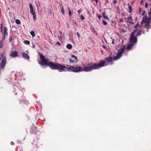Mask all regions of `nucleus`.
Instances as JSON below:
<instances>
[{
    "label": "nucleus",
    "mask_w": 151,
    "mask_h": 151,
    "mask_svg": "<svg viewBox=\"0 0 151 151\" xmlns=\"http://www.w3.org/2000/svg\"><path fill=\"white\" fill-rule=\"evenodd\" d=\"M4 56V53H1L0 54V60H1L2 59V58H3Z\"/></svg>",
    "instance_id": "nucleus-23"
},
{
    "label": "nucleus",
    "mask_w": 151,
    "mask_h": 151,
    "mask_svg": "<svg viewBox=\"0 0 151 151\" xmlns=\"http://www.w3.org/2000/svg\"><path fill=\"white\" fill-rule=\"evenodd\" d=\"M33 16V20H34V21H35L36 19V15H35V14H34V15H32Z\"/></svg>",
    "instance_id": "nucleus-29"
},
{
    "label": "nucleus",
    "mask_w": 151,
    "mask_h": 151,
    "mask_svg": "<svg viewBox=\"0 0 151 151\" xmlns=\"http://www.w3.org/2000/svg\"><path fill=\"white\" fill-rule=\"evenodd\" d=\"M102 22L104 25H106L107 24V23L104 20H103Z\"/></svg>",
    "instance_id": "nucleus-30"
},
{
    "label": "nucleus",
    "mask_w": 151,
    "mask_h": 151,
    "mask_svg": "<svg viewBox=\"0 0 151 151\" xmlns=\"http://www.w3.org/2000/svg\"><path fill=\"white\" fill-rule=\"evenodd\" d=\"M95 0H91V1L92 2H93V1H95Z\"/></svg>",
    "instance_id": "nucleus-53"
},
{
    "label": "nucleus",
    "mask_w": 151,
    "mask_h": 151,
    "mask_svg": "<svg viewBox=\"0 0 151 151\" xmlns=\"http://www.w3.org/2000/svg\"><path fill=\"white\" fill-rule=\"evenodd\" d=\"M128 5H129L128 9H129L128 11L130 13L132 11V6H131L129 4H128Z\"/></svg>",
    "instance_id": "nucleus-17"
},
{
    "label": "nucleus",
    "mask_w": 151,
    "mask_h": 151,
    "mask_svg": "<svg viewBox=\"0 0 151 151\" xmlns=\"http://www.w3.org/2000/svg\"><path fill=\"white\" fill-rule=\"evenodd\" d=\"M141 30H139L138 32H137V34L136 35V36H139L141 35Z\"/></svg>",
    "instance_id": "nucleus-21"
},
{
    "label": "nucleus",
    "mask_w": 151,
    "mask_h": 151,
    "mask_svg": "<svg viewBox=\"0 0 151 151\" xmlns=\"http://www.w3.org/2000/svg\"><path fill=\"white\" fill-rule=\"evenodd\" d=\"M58 37L59 39V40H61V38H62V37H60V36H58Z\"/></svg>",
    "instance_id": "nucleus-45"
},
{
    "label": "nucleus",
    "mask_w": 151,
    "mask_h": 151,
    "mask_svg": "<svg viewBox=\"0 0 151 151\" xmlns=\"http://www.w3.org/2000/svg\"><path fill=\"white\" fill-rule=\"evenodd\" d=\"M134 45V44L131 43L127 46L126 49L128 50H130Z\"/></svg>",
    "instance_id": "nucleus-11"
},
{
    "label": "nucleus",
    "mask_w": 151,
    "mask_h": 151,
    "mask_svg": "<svg viewBox=\"0 0 151 151\" xmlns=\"http://www.w3.org/2000/svg\"><path fill=\"white\" fill-rule=\"evenodd\" d=\"M77 35L78 37L79 38L80 37V35L79 34V33L78 32H77Z\"/></svg>",
    "instance_id": "nucleus-38"
},
{
    "label": "nucleus",
    "mask_w": 151,
    "mask_h": 151,
    "mask_svg": "<svg viewBox=\"0 0 151 151\" xmlns=\"http://www.w3.org/2000/svg\"><path fill=\"white\" fill-rule=\"evenodd\" d=\"M139 25V23H137L134 26V27L135 28H136Z\"/></svg>",
    "instance_id": "nucleus-34"
},
{
    "label": "nucleus",
    "mask_w": 151,
    "mask_h": 151,
    "mask_svg": "<svg viewBox=\"0 0 151 151\" xmlns=\"http://www.w3.org/2000/svg\"><path fill=\"white\" fill-rule=\"evenodd\" d=\"M148 14H149L150 16L148 17V19L149 21H150L151 20V11L148 13Z\"/></svg>",
    "instance_id": "nucleus-20"
},
{
    "label": "nucleus",
    "mask_w": 151,
    "mask_h": 151,
    "mask_svg": "<svg viewBox=\"0 0 151 151\" xmlns=\"http://www.w3.org/2000/svg\"><path fill=\"white\" fill-rule=\"evenodd\" d=\"M142 9L141 8H140L139 9V11L140 12H141V10Z\"/></svg>",
    "instance_id": "nucleus-49"
},
{
    "label": "nucleus",
    "mask_w": 151,
    "mask_h": 151,
    "mask_svg": "<svg viewBox=\"0 0 151 151\" xmlns=\"http://www.w3.org/2000/svg\"><path fill=\"white\" fill-rule=\"evenodd\" d=\"M6 57L4 58L1 61V63H0V68L1 69H3L6 65Z\"/></svg>",
    "instance_id": "nucleus-5"
},
{
    "label": "nucleus",
    "mask_w": 151,
    "mask_h": 151,
    "mask_svg": "<svg viewBox=\"0 0 151 151\" xmlns=\"http://www.w3.org/2000/svg\"><path fill=\"white\" fill-rule=\"evenodd\" d=\"M98 18L99 19H100L102 17L101 16H99V15H98Z\"/></svg>",
    "instance_id": "nucleus-39"
},
{
    "label": "nucleus",
    "mask_w": 151,
    "mask_h": 151,
    "mask_svg": "<svg viewBox=\"0 0 151 151\" xmlns=\"http://www.w3.org/2000/svg\"><path fill=\"white\" fill-rule=\"evenodd\" d=\"M106 60L107 62H111L112 60V58L111 57H109V58H106Z\"/></svg>",
    "instance_id": "nucleus-14"
},
{
    "label": "nucleus",
    "mask_w": 151,
    "mask_h": 151,
    "mask_svg": "<svg viewBox=\"0 0 151 151\" xmlns=\"http://www.w3.org/2000/svg\"><path fill=\"white\" fill-rule=\"evenodd\" d=\"M102 47H103L104 48V49H106V46H105V45H103V46H102Z\"/></svg>",
    "instance_id": "nucleus-46"
},
{
    "label": "nucleus",
    "mask_w": 151,
    "mask_h": 151,
    "mask_svg": "<svg viewBox=\"0 0 151 151\" xmlns=\"http://www.w3.org/2000/svg\"><path fill=\"white\" fill-rule=\"evenodd\" d=\"M24 43L27 45H29L30 44V42L28 40H25L24 42Z\"/></svg>",
    "instance_id": "nucleus-19"
},
{
    "label": "nucleus",
    "mask_w": 151,
    "mask_h": 151,
    "mask_svg": "<svg viewBox=\"0 0 151 151\" xmlns=\"http://www.w3.org/2000/svg\"><path fill=\"white\" fill-rule=\"evenodd\" d=\"M103 17L105 19H107L108 20H109L108 17L106 16H104Z\"/></svg>",
    "instance_id": "nucleus-33"
},
{
    "label": "nucleus",
    "mask_w": 151,
    "mask_h": 151,
    "mask_svg": "<svg viewBox=\"0 0 151 151\" xmlns=\"http://www.w3.org/2000/svg\"><path fill=\"white\" fill-rule=\"evenodd\" d=\"M3 42L1 41H0V49L3 46Z\"/></svg>",
    "instance_id": "nucleus-25"
},
{
    "label": "nucleus",
    "mask_w": 151,
    "mask_h": 151,
    "mask_svg": "<svg viewBox=\"0 0 151 151\" xmlns=\"http://www.w3.org/2000/svg\"><path fill=\"white\" fill-rule=\"evenodd\" d=\"M117 1H116V0H114V3H117Z\"/></svg>",
    "instance_id": "nucleus-44"
},
{
    "label": "nucleus",
    "mask_w": 151,
    "mask_h": 151,
    "mask_svg": "<svg viewBox=\"0 0 151 151\" xmlns=\"http://www.w3.org/2000/svg\"><path fill=\"white\" fill-rule=\"evenodd\" d=\"M41 62H39V63L41 65H45L48 66V62L45 58L44 56L41 54H40Z\"/></svg>",
    "instance_id": "nucleus-4"
},
{
    "label": "nucleus",
    "mask_w": 151,
    "mask_h": 151,
    "mask_svg": "<svg viewBox=\"0 0 151 151\" xmlns=\"http://www.w3.org/2000/svg\"><path fill=\"white\" fill-rule=\"evenodd\" d=\"M125 20H127V22H129L130 24H133L134 22L132 21V18L131 16H129L127 18H124Z\"/></svg>",
    "instance_id": "nucleus-8"
},
{
    "label": "nucleus",
    "mask_w": 151,
    "mask_h": 151,
    "mask_svg": "<svg viewBox=\"0 0 151 151\" xmlns=\"http://www.w3.org/2000/svg\"><path fill=\"white\" fill-rule=\"evenodd\" d=\"M56 44L59 45H60L61 44L59 42H56Z\"/></svg>",
    "instance_id": "nucleus-37"
},
{
    "label": "nucleus",
    "mask_w": 151,
    "mask_h": 151,
    "mask_svg": "<svg viewBox=\"0 0 151 151\" xmlns=\"http://www.w3.org/2000/svg\"><path fill=\"white\" fill-rule=\"evenodd\" d=\"M22 56L24 58L29 59L30 58V57L28 55L27 53L24 52H22Z\"/></svg>",
    "instance_id": "nucleus-9"
},
{
    "label": "nucleus",
    "mask_w": 151,
    "mask_h": 151,
    "mask_svg": "<svg viewBox=\"0 0 151 151\" xmlns=\"http://www.w3.org/2000/svg\"><path fill=\"white\" fill-rule=\"evenodd\" d=\"M66 47L69 49H70L72 48V46L70 44H69L67 45Z\"/></svg>",
    "instance_id": "nucleus-15"
},
{
    "label": "nucleus",
    "mask_w": 151,
    "mask_h": 151,
    "mask_svg": "<svg viewBox=\"0 0 151 151\" xmlns=\"http://www.w3.org/2000/svg\"><path fill=\"white\" fill-rule=\"evenodd\" d=\"M0 28H1V31H2V24H1V26L0 27Z\"/></svg>",
    "instance_id": "nucleus-47"
},
{
    "label": "nucleus",
    "mask_w": 151,
    "mask_h": 151,
    "mask_svg": "<svg viewBox=\"0 0 151 151\" xmlns=\"http://www.w3.org/2000/svg\"><path fill=\"white\" fill-rule=\"evenodd\" d=\"M150 23H151V21H149L148 19V20L145 26V27L147 28V32L149 31V29H151V25L150 24Z\"/></svg>",
    "instance_id": "nucleus-6"
},
{
    "label": "nucleus",
    "mask_w": 151,
    "mask_h": 151,
    "mask_svg": "<svg viewBox=\"0 0 151 151\" xmlns=\"http://www.w3.org/2000/svg\"><path fill=\"white\" fill-rule=\"evenodd\" d=\"M32 47L33 48H34L35 47V46L33 44Z\"/></svg>",
    "instance_id": "nucleus-51"
},
{
    "label": "nucleus",
    "mask_w": 151,
    "mask_h": 151,
    "mask_svg": "<svg viewBox=\"0 0 151 151\" xmlns=\"http://www.w3.org/2000/svg\"><path fill=\"white\" fill-rule=\"evenodd\" d=\"M148 20L147 18L146 17L145 15V17L143 18V19L141 22V23L142 24L145 23H147Z\"/></svg>",
    "instance_id": "nucleus-12"
},
{
    "label": "nucleus",
    "mask_w": 151,
    "mask_h": 151,
    "mask_svg": "<svg viewBox=\"0 0 151 151\" xmlns=\"http://www.w3.org/2000/svg\"><path fill=\"white\" fill-rule=\"evenodd\" d=\"M114 39H113V40H112V44H114Z\"/></svg>",
    "instance_id": "nucleus-41"
},
{
    "label": "nucleus",
    "mask_w": 151,
    "mask_h": 151,
    "mask_svg": "<svg viewBox=\"0 0 151 151\" xmlns=\"http://www.w3.org/2000/svg\"><path fill=\"white\" fill-rule=\"evenodd\" d=\"M16 1V0H12V1Z\"/></svg>",
    "instance_id": "nucleus-52"
},
{
    "label": "nucleus",
    "mask_w": 151,
    "mask_h": 151,
    "mask_svg": "<svg viewBox=\"0 0 151 151\" xmlns=\"http://www.w3.org/2000/svg\"><path fill=\"white\" fill-rule=\"evenodd\" d=\"M29 6L30 9V12L31 14L32 15L35 14V12L33 10V6L31 3L29 4Z\"/></svg>",
    "instance_id": "nucleus-7"
},
{
    "label": "nucleus",
    "mask_w": 151,
    "mask_h": 151,
    "mask_svg": "<svg viewBox=\"0 0 151 151\" xmlns=\"http://www.w3.org/2000/svg\"><path fill=\"white\" fill-rule=\"evenodd\" d=\"M95 1H96V3L97 4L98 2V0H95Z\"/></svg>",
    "instance_id": "nucleus-48"
},
{
    "label": "nucleus",
    "mask_w": 151,
    "mask_h": 151,
    "mask_svg": "<svg viewBox=\"0 0 151 151\" xmlns=\"http://www.w3.org/2000/svg\"><path fill=\"white\" fill-rule=\"evenodd\" d=\"M7 30V28L6 27H4V32L3 34L7 36L8 35Z\"/></svg>",
    "instance_id": "nucleus-13"
},
{
    "label": "nucleus",
    "mask_w": 151,
    "mask_h": 151,
    "mask_svg": "<svg viewBox=\"0 0 151 151\" xmlns=\"http://www.w3.org/2000/svg\"><path fill=\"white\" fill-rule=\"evenodd\" d=\"M12 38L11 36H10L9 37V42L10 43L12 40Z\"/></svg>",
    "instance_id": "nucleus-28"
},
{
    "label": "nucleus",
    "mask_w": 151,
    "mask_h": 151,
    "mask_svg": "<svg viewBox=\"0 0 151 151\" xmlns=\"http://www.w3.org/2000/svg\"><path fill=\"white\" fill-rule=\"evenodd\" d=\"M69 62H70V63H75L74 61V60H72V59H71L70 58H69Z\"/></svg>",
    "instance_id": "nucleus-24"
},
{
    "label": "nucleus",
    "mask_w": 151,
    "mask_h": 151,
    "mask_svg": "<svg viewBox=\"0 0 151 151\" xmlns=\"http://www.w3.org/2000/svg\"><path fill=\"white\" fill-rule=\"evenodd\" d=\"M6 35L3 34L2 39L3 40H4L5 39Z\"/></svg>",
    "instance_id": "nucleus-32"
},
{
    "label": "nucleus",
    "mask_w": 151,
    "mask_h": 151,
    "mask_svg": "<svg viewBox=\"0 0 151 151\" xmlns=\"http://www.w3.org/2000/svg\"><path fill=\"white\" fill-rule=\"evenodd\" d=\"M61 12L63 14H64V12H65V10L64 9H63V8L61 10Z\"/></svg>",
    "instance_id": "nucleus-31"
},
{
    "label": "nucleus",
    "mask_w": 151,
    "mask_h": 151,
    "mask_svg": "<svg viewBox=\"0 0 151 151\" xmlns=\"http://www.w3.org/2000/svg\"><path fill=\"white\" fill-rule=\"evenodd\" d=\"M148 5V4L146 2L145 6L146 7H147Z\"/></svg>",
    "instance_id": "nucleus-36"
},
{
    "label": "nucleus",
    "mask_w": 151,
    "mask_h": 151,
    "mask_svg": "<svg viewBox=\"0 0 151 151\" xmlns=\"http://www.w3.org/2000/svg\"><path fill=\"white\" fill-rule=\"evenodd\" d=\"M68 10H69V12H68L69 15L70 17H71V16L72 15V14H71V11H70L69 8H68Z\"/></svg>",
    "instance_id": "nucleus-22"
},
{
    "label": "nucleus",
    "mask_w": 151,
    "mask_h": 151,
    "mask_svg": "<svg viewBox=\"0 0 151 151\" xmlns=\"http://www.w3.org/2000/svg\"><path fill=\"white\" fill-rule=\"evenodd\" d=\"M48 66L52 70H60V71L62 72L65 71V69H66L68 71L78 73L82 71H91L94 69H98L105 65V61L104 60L100 61L97 63H91L87 66H84L83 68L80 66H74L68 65L65 66L58 63H55L51 62H48Z\"/></svg>",
    "instance_id": "nucleus-1"
},
{
    "label": "nucleus",
    "mask_w": 151,
    "mask_h": 151,
    "mask_svg": "<svg viewBox=\"0 0 151 151\" xmlns=\"http://www.w3.org/2000/svg\"><path fill=\"white\" fill-rule=\"evenodd\" d=\"M137 31V30H135L133 31L131 33L129 41L130 42L134 45L136 44L137 41V37L134 36Z\"/></svg>",
    "instance_id": "nucleus-2"
},
{
    "label": "nucleus",
    "mask_w": 151,
    "mask_h": 151,
    "mask_svg": "<svg viewBox=\"0 0 151 151\" xmlns=\"http://www.w3.org/2000/svg\"><path fill=\"white\" fill-rule=\"evenodd\" d=\"M59 33L60 35H61L62 34V32L61 31H59Z\"/></svg>",
    "instance_id": "nucleus-50"
},
{
    "label": "nucleus",
    "mask_w": 151,
    "mask_h": 151,
    "mask_svg": "<svg viewBox=\"0 0 151 151\" xmlns=\"http://www.w3.org/2000/svg\"><path fill=\"white\" fill-rule=\"evenodd\" d=\"M80 17L82 20H83L85 19L84 17L82 15H81Z\"/></svg>",
    "instance_id": "nucleus-27"
},
{
    "label": "nucleus",
    "mask_w": 151,
    "mask_h": 151,
    "mask_svg": "<svg viewBox=\"0 0 151 151\" xmlns=\"http://www.w3.org/2000/svg\"><path fill=\"white\" fill-rule=\"evenodd\" d=\"M81 12V9H79V10H78V13H79V14H80V12Z\"/></svg>",
    "instance_id": "nucleus-42"
},
{
    "label": "nucleus",
    "mask_w": 151,
    "mask_h": 151,
    "mask_svg": "<svg viewBox=\"0 0 151 151\" xmlns=\"http://www.w3.org/2000/svg\"><path fill=\"white\" fill-rule=\"evenodd\" d=\"M102 14H103V17L104 16H105V14H106L105 12H104Z\"/></svg>",
    "instance_id": "nucleus-43"
},
{
    "label": "nucleus",
    "mask_w": 151,
    "mask_h": 151,
    "mask_svg": "<svg viewBox=\"0 0 151 151\" xmlns=\"http://www.w3.org/2000/svg\"><path fill=\"white\" fill-rule=\"evenodd\" d=\"M15 22L18 24L19 25L21 24L20 21L18 19H17L15 20Z\"/></svg>",
    "instance_id": "nucleus-18"
},
{
    "label": "nucleus",
    "mask_w": 151,
    "mask_h": 151,
    "mask_svg": "<svg viewBox=\"0 0 151 151\" xmlns=\"http://www.w3.org/2000/svg\"><path fill=\"white\" fill-rule=\"evenodd\" d=\"M146 12V11L145 10H144L143 11V12L142 13V16H143L144 15V14H145V13Z\"/></svg>",
    "instance_id": "nucleus-35"
},
{
    "label": "nucleus",
    "mask_w": 151,
    "mask_h": 151,
    "mask_svg": "<svg viewBox=\"0 0 151 151\" xmlns=\"http://www.w3.org/2000/svg\"><path fill=\"white\" fill-rule=\"evenodd\" d=\"M125 47V45L122 48L118 50V52L116 54V56L114 58V60H117L121 57L122 56V54L124 51Z\"/></svg>",
    "instance_id": "nucleus-3"
},
{
    "label": "nucleus",
    "mask_w": 151,
    "mask_h": 151,
    "mask_svg": "<svg viewBox=\"0 0 151 151\" xmlns=\"http://www.w3.org/2000/svg\"><path fill=\"white\" fill-rule=\"evenodd\" d=\"M71 57L72 58H75L76 60L78 59L77 57L76 56H75L74 55H72Z\"/></svg>",
    "instance_id": "nucleus-26"
},
{
    "label": "nucleus",
    "mask_w": 151,
    "mask_h": 151,
    "mask_svg": "<svg viewBox=\"0 0 151 151\" xmlns=\"http://www.w3.org/2000/svg\"><path fill=\"white\" fill-rule=\"evenodd\" d=\"M11 144L12 145H14V142H12V141L11 142Z\"/></svg>",
    "instance_id": "nucleus-40"
},
{
    "label": "nucleus",
    "mask_w": 151,
    "mask_h": 151,
    "mask_svg": "<svg viewBox=\"0 0 151 151\" xmlns=\"http://www.w3.org/2000/svg\"><path fill=\"white\" fill-rule=\"evenodd\" d=\"M17 53V52H12L10 54V56L12 57H17L18 55Z\"/></svg>",
    "instance_id": "nucleus-10"
},
{
    "label": "nucleus",
    "mask_w": 151,
    "mask_h": 151,
    "mask_svg": "<svg viewBox=\"0 0 151 151\" xmlns=\"http://www.w3.org/2000/svg\"><path fill=\"white\" fill-rule=\"evenodd\" d=\"M30 34L33 37L35 36V32L33 31H31L30 32Z\"/></svg>",
    "instance_id": "nucleus-16"
}]
</instances>
